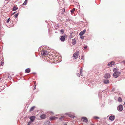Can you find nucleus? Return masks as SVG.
<instances>
[{"mask_svg": "<svg viewBox=\"0 0 125 125\" xmlns=\"http://www.w3.org/2000/svg\"><path fill=\"white\" fill-rule=\"evenodd\" d=\"M118 110L119 111H121L123 110V106L122 105H120L118 106L117 107Z\"/></svg>", "mask_w": 125, "mask_h": 125, "instance_id": "obj_4", "label": "nucleus"}, {"mask_svg": "<svg viewBox=\"0 0 125 125\" xmlns=\"http://www.w3.org/2000/svg\"><path fill=\"white\" fill-rule=\"evenodd\" d=\"M27 2V0H25V1L23 3V5H26V3Z\"/></svg>", "mask_w": 125, "mask_h": 125, "instance_id": "obj_22", "label": "nucleus"}, {"mask_svg": "<svg viewBox=\"0 0 125 125\" xmlns=\"http://www.w3.org/2000/svg\"><path fill=\"white\" fill-rule=\"evenodd\" d=\"M30 69L29 68L26 69L25 70V73H28L30 72Z\"/></svg>", "mask_w": 125, "mask_h": 125, "instance_id": "obj_17", "label": "nucleus"}, {"mask_svg": "<svg viewBox=\"0 0 125 125\" xmlns=\"http://www.w3.org/2000/svg\"><path fill=\"white\" fill-rule=\"evenodd\" d=\"M75 10V8H73V9L72 10L70 11L71 13H73Z\"/></svg>", "mask_w": 125, "mask_h": 125, "instance_id": "obj_24", "label": "nucleus"}, {"mask_svg": "<svg viewBox=\"0 0 125 125\" xmlns=\"http://www.w3.org/2000/svg\"><path fill=\"white\" fill-rule=\"evenodd\" d=\"M64 125H67L66 124H64Z\"/></svg>", "mask_w": 125, "mask_h": 125, "instance_id": "obj_42", "label": "nucleus"}, {"mask_svg": "<svg viewBox=\"0 0 125 125\" xmlns=\"http://www.w3.org/2000/svg\"><path fill=\"white\" fill-rule=\"evenodd\" d=\"M35 83H35V84H35V87H34V89H36V86L35 85Z\"/></svg>", "mask_w": 125, "mask_h": 125, "instance_id": "obj_36", "label": "nucleus"}, {"mask_svg": "<svg viewBox=\"0 0 125 125\" xmlns=\"http://www.w3.org/2000/svg\"><path fill=\"white\" fill-rule=\"evenodd\" d=\"M115 64V62L113 61H112L110 62L108 64V66H111Z\"/></svg>", "mask_w": 125, "mask_h": 125, "instance_id": "obj_9", "label": "nucleus"}, {"mask_svg": "<svg viewBox=\"0 0 125 125\" xmlns=\"http://www.w3.org/2000/svg\"><path fill=\"white\" fill-rule=\"evenodd\" d=\"M104 77L105 78H109L110 77V75L109 73H107L105 74Z\"/></svg>", "mask_w": 125, "mask_h": 125, "instance_id": "obj_7", "label": "nucleus"}, {"mask_svg": "<svg viewBox=\"0 0 125 125\" xmlns=\"http://www.w3.org/2000/svg\"><path fill=\"white\" fill-rule=\"evenodd\" d=\"M10 18H8V19H7V23H9V22L10 20Z\"/></svg>", "mask_w": 125, "mask_h": 125, "instance_id": "obj_31", "label": "nucleus"}, {"mask_svg": "<svg viewBox=\"0 0 125 125\" xmlns=\"http://www.w3.org/2000/svg\"><path fill=\"white\" fill-rule=\"evenodd\" d=\"M64 117L63 116H61L60 117L59 119L60 120H62V119Z\"/></svg>", "mask_w": 125, "mask_h": 125, "instance_id": "obj_27", "label": "nucleus"}, {"mask_svg": "<svg viewBox=\"0 0 125 125\" xmlns=\"http://www.w3.org/2000/svg\"><path fill=\"white\" fill-rule=\"evenodd\" d=\"M103 82L104 83L106 84H107L109 83V80L107 79L104 80Z\"/></svg>", "mask_w": 125, "mask_h": 125, "instance_id": "obj_14", "label": "nucleus"}, {"mask_svg": "<svg viewBox=\"0 0 125 125\" xmlns=\"http://www.w3.org/2000/svg\"><path fill=\"white\" fill-rule=\"evenodd\" d=\"M35 117L34 116H32L30 117L29 119H30L31 122H33L35 119Z\"/></svg>", "mask_w": 125, "mask_h": 125, "instance_id": "obj_6", "label": "nucleus"}, {"mask_svg": "<svg viewBox=\"0 0 125 125\" xmlns=\"http://www.w3.org/2000/svg\"><path fill=\"white\" fill-rule=\"evenodd\" d=\"M80 74L81 75V76H83V74L82 73V68H81L80 69Z\"/></svg>", "mask_w": 125, "mask_h": 125, "instance_id": "obj_23", "label": "nucleus"}, {"mask_svg": "<svg viewBox=\"0 0 125 125\" xmlns=\"http://www.w3.org/2000/svg\"><path fill=\"white\" fill-rule=\"evenodd\" d=\"M95 119H99V118L97 116H94L93 117Z\"/></svg>", "mask_w": 125, "mask_h": 125, "instance_id": "obj_29", "label": "nucleus"}, {"mask_svg": "<svg viewBox=\"0 0 125 125\" xmlns=\"http://www.w3.org/2000/svg\"><path fill=\"white\" fill-rule=\"evenodd\" d=\"M86 31L85 29L83 31H81L79 34V35L80 36H82L84 34Z\"/></svg>", "mask_w": 125, "mask_h": 125, "instance_id": "obj_12", "label": "nucleus"}, {"mask_svg": "<svg viewBox=\"0 0 125 125\" xmlns=\"http://www.w3.org/2000/svg\"><path fill=\"white\" fill-rule=\"evenodd\" d=\"M77 75L78 77H79L80 76V74L79 73L77 74Z\"/></svg>", "mask_w": 125, "mask_h": 125, "instance_id": "obj_35", "label": "nucleus"}, {"mask_svg": "<svg viewBox=\"0 0 125 125\" xmlns=\"http://www.w3.org/2000/svg\"><path fill=\"white\" fill-rule=\"evenodd\" d=\"M84 37H80V38L81 39H83V38H84Z\"/></svg>", "mask_w": 125, "mask_h": 125, "instance_id": "obj_39", "label": "nucleus"}, {"mask_svg": "<svg viewBox=\"0 0 125 125\" xmlns=\"http://www.w3.org/2000/svg\"><path fill=\"white\" fill-rule=\"evenodd\" d=\"M35 108V106H33L32 107H31L30 109V111H33L34 108Z\"/></svg>", "mask_w": 125, "mask_h": 125, "instance_id": "obj_19", "label": "nucleus"}, {"mask_svg": "<svg viewBox=\"0 0 125 125\" xmlns=\"http://www.w3.org/2000/svg\"><path fill=\"white\" fill-rule=\"evenodd\" d=\"M81 119L83 120V121L84 122H85L86 123H87L88 122V120L86 117H82Z\"/></svg>", "mask_w": 125, "mask_h": 125, "instance_id": "obj_8", "label": "nucleus"}, {"mask_svg": "<svg viewBox=\"0 0 125 125\" xmlns=\"http://www.w3.org/2000/svg\"><path fill=\"white\" fill-rule=\"evenodd\" d=\"M72 44L73 45H75L76 43V41L75 38L72 39Z\"/></svg>", "mask_w": 125, "mask_h": 125, "instance_id": "obj_18", "label": "nucleus"}, {"mask_svg": "<svg viewBox=\"0 0 125 125\" xmlns=\"http://www.w3.org/2000/svg\"><path fill=\"white\" fill-rule=\"evenodd\" d=\"M118 102H121L122 101V100L120 97H119L118 99Z\"/></svg>", "mask_w": 125, "mask_h": 125, "instance_id": "obj_20", "label": "nucleus"}, {"mask_svg": "<svg viewBox=\"0 0 125 125\" xmlns=\"http://www.w3.org/2000/svg\"><path fill=\"white\" fill-rule=\"evenodd\" d=\"M65 114L66 115H68L69 117L73 119L74 118V117H75L73 115H71L70 114V113H65Z\"/></svg>", "mask_w": 125, "mask_h": 125, "instance_id": "obj_10", "label": "nucleus"}, {"mask_svg": "<svg viewBox=\"0 0 125 125\" xmlns=\"http://www.w3.org/2000/svg\"><path fill=\"white\" fill-rule=\"evenodd\" d=\"M18 7L16 6H14L12 10L15 11L18 9Z\"/></svg>", "mask_w": 125, "mask_h": 125, "instance_id": "obj_16", "label": "nucleus"}, {"mask_svg": "<svg viewBox=\"0 0 125 125\" xmlns=\"http://www.w3.org/2000/svg\"><path fill=\"white\" fill-rule=\"evenodd\" d=\"M72 33H70V36H69V39H71V38H72Z\"/></svg>", "mask_w": 125, "mask_h": 125, "instance_id": "obj_25", "label": "nucleus"}, {"mask_svg": "<svg viewBox=\"0 0 125 125\" xmlns=\"http://www.w3.org/2000/svg\"><path fill=\"white\" fill-rule=\"evenodd\" d=\"M50 113L52 114H54V113L52 111L50 112Z\"/></svg>", "mask_w": 125, "mask_h": 125, "instance_id": "obj_38", "label": "nucleus"}, {"mask_svg": "<svg viewBox=\"0 0 125 125\" xmlns=\"http://www.w3.org/2000/svg\"><path fill=\"white\" fill-rule=\"evenodd\" d=\"M40 117L42 119H44L46 118V116L45 114H42L40 115Z\"/></svg>", "mask_w": 125, "mask_h": 125, "instance_id": "obj_11", "label": "nucleus"}, {"mask_svg": "<svg viewBox=\"0 0 125 125\" xmlns=\"http://www.w3.org/2000/svg\"><path fill=\"white\" fill-rule=\"evenodd\" d=\"M121 63H123L124 64H125V61H123L122 62H121Z\"/></svg>", "mask_w": 125, "mask_h": 125, "instance_id": "obj_34", "label": "nucleus"}, {"mask_svg": "<svg viewBox=\"0 0 125 125\" xmlns=\"http://www.w3.org/2000/svg\"><path fill=\"white\" fill-rule=\"evenodd\" d=\"M19 13H17L14 15V17L15 18L17 17L18 16V15Z\"/></svg>", "mask_w": 125, "mask_h": 125, "instance_id": "obj_26", "label": "nucleus"}, {"mask_svg": "<svg viewBox=\"0 0 125 125\" xmlns=\"http://www.w3.org/2000/svg\"><path fill=\"white\" fill-rule=\"evenodd\" d=\"M59 31L60 34H63L64 32V30H60Z\"/></svg>", "mask_w": 125, "mask_h": 125, "instance_id": "obj_21", "label": "nucleus"}, {"mask_svg": "<svg viewBox=\"0 0 125 125\" xmlns=\"http://www.w3.org/2000/svg\"><path fill=\"white\" fill-rule=\"evenodd\" d=\"M4 64V63L3 62H2V61L1 62L0 64V65H2L3 66Z\"/></svg>", "mask_w": 125, "mask_h": 125, "instance_id": "obj_28", "label": "nucleus"}, {"mask_svg": "<svg viewBox=\"0 0 125 125\" xmlns=\"http://www.w3.org/2000/svg\"><path fill=\"white\" fill-rule=\"evenodd\" d=\"M79 51H77L73 55V57L74 59H76L78 57L79 55Z\"/></svg>", "mask_w": 125, "mask_h": 125, "instance_id": "obj_2", "label": "nucleus"}, {"mask_svg": "<svg viewBox=\"0 0 125 125\" xmlns=\"http://www.w3.org/2000/svg\"><path fill=\"white\" fill-rule=\"evenodd\" d=\"M87 48V46H85L84 47V50H85Z\"/></svg>", "mask_w": 125, "mask_h": 125, "instance_id": "obj_33", "label": "nucleus"}, {"mask_svg": "<svg viewBox=\"0 0 125 125\" xmlns=\"http://www.w3.org/2000/svg\"><path fill=\"white\" fill-rule=\"evenodd\" d=\"M31 122V121H30L28 124V125H30V123Z\"/></svg>", "mask_w": 125, "mask_h": 125, "instance_id": "obj_37", "label": "nucleus"}, {"mask_svg": "<svg viewBox=\"0 0 125 125\" xmlns=\"http://www.w3.org/2000/svg\"><path fill=\"white\" fill-rule=\"evenodd\" d=\"M81 58L82 60H83L84 59V57L83 56H82Z\"/></svg>", "mask_w": 125, "mask_h": 125, "instance_id": "obj_32", "label": "nucleus"}, {"mask_svg": "<svg viewBox=\"0 0 125 125\" xmlns=\"http://www.w3.org/2000/svg\"><path fill=\"white\" fill-rule=\"evenodd\" d=\"M115 116L114 115H111L110 116L109 118V119L111 121H113L114 119Z\"/></svg>", "mask_w": 125, "mask_h": 125, "instance_id": "obj_15", "label": "nucleus"}, {"mask_svg": "<svg viewBox=\"0 0 125 125\" xmlns=\"http://www.w3.org/2000/svg\"><path fill=\"white\" fill-rule=\"evenodd\" d=\"M113 71L114 72L113 74V76L115 78L118 77L121 74V72L118 71L117 69L114 68L113 69Z\"/></svg>", "mask_w": 125, "mask_h": 125, "instance_id": "obj_1", "label": "nucleus"}, {"mask_svg": "<svg viewBox=\"0 0 125 125\" xmlns=\"http://www.w3.org/2000/svg\"><path fill=\"white\" fill-rule=\"evenodd\" d=\"M91 125H95L94 124H91Z\"/></svg>", "mask_w": 125, "mask_h": 125, "instance_id": "obj_40", "label": "nucleus"}, {"mask_svg": "<svg viewBox=\"0 0 125 125\" xmlns=\"http://www.w3.org/2000/svg\"><path fill=\"white\" fill-rule=\"evenodd\" d=\"M79 59H80V56H79Z\"/></svg>", "mask_w": 125, "mask_h": 125, "instance_id": "obj_43", "label": "nucleus"}, {"mask_svg": "<svg viewBox=\"0 0 125 125\" xmlns=\"http://www.w3.org/2000/svg\"><path fill=\"white\" fill-rule=\"evenodd\" d=\"M65 34L64 35V36H60V40L62 42H64L65 41Z\"/></svg>", "mask_w": 125, "mask_h": 125, "instance_id": "obj_5", "label": "nucleus"}, {"mask_svg": "<svg viewBox=\"0 0 125 125\" xmlns=\"http://www.w3.org/2000/svg\"><path fill=\"white\" fill-rule=\"evenodd\" d=\"M16 12H14V13L12 14H15Z\"/></svg>", "mask_w": 125, "mask_h": 125, "instance_id": "obj_41", "label": "nucleus"}, {"mask_svg": "<svg viewBox=\"0 0 125 125\" xmlns=\"http://www.w3.org/2000/svg\"><path fill=\"white\" fill-rule=\"evenodd\" d=\"M58 117H55V116H52L50 117L49 118V120L50 121H52L54 120H55V119H57Z\"/></svg>", "mask_w": 125, "mask_h": 125, "instance_id": "obj_13", "label": "nucleus"}, {"mask_svg": "<svg viewBox=\"0 0 125 125\" xmlns=\"http://www.w3.org/2000/svg\"><path fill=\"white\" fill-rule=\"evenodd\" d=\"M48 52L45 50H43L41 52L42 55H47L48 54Z\"/></svg>", "mask_w": 125, "mask_h": 125, "instance_id": "obj_3", "label": "nucleus"}, {"mask_svg": "<svg viewBox=\"0 0 125 125\" xmlns=\"http://www.w3.org/2000/svg\"><path fill=\"white\" fill-rule=\"evenodd\" d=\"M46 124H47L49 125L50 124V122L49 121H48L46 123Z\"/></svg>", "mask_w": 125, "mask_h": 125, "instance_id": "obj_30", "label": "nucleus"}]
</instances>
